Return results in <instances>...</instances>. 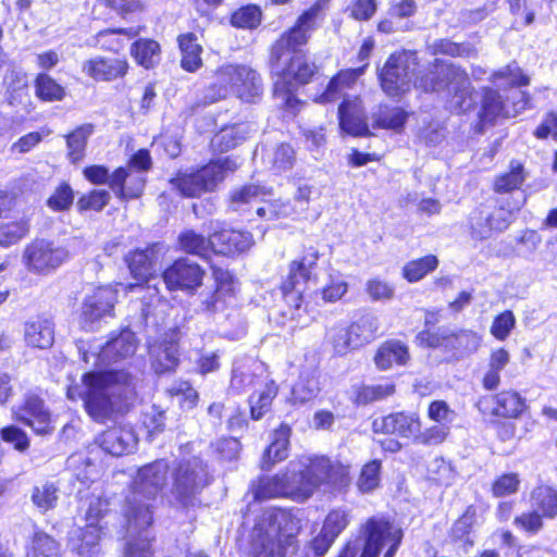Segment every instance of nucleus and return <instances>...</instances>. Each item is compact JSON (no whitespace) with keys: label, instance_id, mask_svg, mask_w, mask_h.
Listing matches in <instances>:
<instances>
[{"label":"nucleus","instance_id":"obj_1","mask_svg":"<svg viewBox=\"0 0 557 557\" xmlns=\"http://www.w3.org/2000/svg\"><path fill=\"white\" fill-rule=\"evenodd\" d=\"M329 2L317 0L298 17L295 26L282 34L272 46L270 65L275 77L274 95L288 109L295 110L300 103L293 89L308 84L317 72L315 64L309 62L300 48L307 44Z\"/></svg>","mask_w":557,"mask_h":557},{"label":"nucleus","instance_id":"obj_2","mask_svg":"<svg viewBox=\"0 0 557 557\" xmlns=\"http://www.w3.org/2000/svg\"><path fill=\"white\" fill-rule=\"evenodd\" d=\"M83 384L85 409L97 422L123 411L134 396V384L124 371L89 372L83 376Z\"/></svg>","mask_w":557,"mask_h":557},{"label":"nucleus","instance_id":"obj_3","mask_svg":"<svg viewBox=\"0 0 557 557\" xmlns=\"http://www.w3.org/2000/svg\"><path fill=\"white\" fill-rule=\"evenodd\" d=\"M168 465L158 460L138 469L125 495L123 516L128 532H139L153 522V502L166 481Z\"/></svg>","mask_w":557,"mask_h":557},{"label":"nucleus","instance_id":"obj_4","mask_svg":"<svg viewBox=\"0 0 557 557\" xmlns=\"http://www.w3.org/2000/svg\"><path fill=\"white\" fill-rule=\"evenodd\" d=\"M301 502L308 499L321 485L341 490L350 483L349 467L324 456H301L289 461Z\"/></svg>","mask_w":557,"mask_h":557},{"label":"nucleus","instance_id":"obj_5","mask_svg":"<svg viewBox=\"0 0 557 557\" xmlns=\"http://www.w3.org/2000/svg\"><path fill=\"white\" fill-rule=\"evenodd\" d=\"M414 86L423 91H444L450 96V110L461 113L472 109L476 95L471 86L470 78L460 67L450 63H440L435 71L414 81Z\"/></svg>","mask_w":557,"mask_h":557},{"label":"nucleus","instance_id":"obj_6","mask_svg":"<svg viewBox=\"0 0 557 557\" xmlns=\"http://www.w3.org/2000/svg\"><path fill=\"white\" fill-rule=\"evenodd\" d=\"M287 517L282 511H264L250 535L249 554L252 557H292L296 552V539L282 532Z\"/></svg>","mask_w":557,"mask_h":557},{"label":"nucleus","instance_id":"obj_7","mask_svg":"<svg viewBox=\"0 0 557 557\" xmlns=\"http://www.w3.org/2000/svg\"><path fill=\"white\" fill-rule=\"evenodd\" d=\"M263 86L260 75L244 64H223L214 73V82L207 89L206 99L210 102L234 94L244 101L252 102L261 96Z\"/></svg>","mask_w":557,"mask_h":557},{"label":"nucleus","instance_id":"obj_8","mask_svg":"<svg viewBox=\"0 0 557 557\" xmlns=\"http://www.w3.org/2000/svg\"><path fill=\"white\" fill-rule=\"evenodd\" d=\"M240 163L235 157L220 158L189 174H182L171 183L183 196L199 197L213 191L227 174L235 172Z\"/></svg>","mask_w":557,"mask_h":557},{"label":"nucleus","instance_id":"obj_9","mask_svg":"<svg viewBox=\"0 0 557 557\" xmlns=\"http://www.w3.org/2000/svg\"><path fill=\"white\" fill-rule=\"evenodd\" d=\"M417 55L411 51L393 53L380 73L382 89L391 97L408 91L417 70Z\"/></svg>","mask_w":557,"mask_h":557},{"label":"nucleus","instance_id":"obj_10","mask_svg":"<svg viewBox=\"0 0 557 557\" xmlns=\"http://www.w3.org/2000/svg\"><path fill=\"white\" fill-rule=\"evenodd\" d=\"M320 258L314 247L304 249L299 259L293 260L288 267V275L282 284V292L287 305L299 309L306 284L314 278V270Z\"/></svg>","mask_w":557,"mask_h":557},{"label":"nucleus","instance_id":"obj_11","mask_svg":"<svg viewBox=\"0 0 557 557\" xmlns=\"http://www.w3.org/2000/svg\"><path fill=\"white\" fill-rule=\"evenodd\" d=\"M151 160L148 151L139 150L126 166L116 169L110 180V188L123 200L138 198L145 185L143 172L150 169Z\"/></svg>","mask_w":557,"mask_h":557},{"label":"nucleus","instance_id":"obj_12","mask_svg":"<svg viewBox=\"0 0 557 557\" xmlns=\"http://www.w3.org/2000/svg\"><path fill=\"white\" fill-rule=\"evenodd\" d=\"M66 246L47 239H35L24 249L23 263L35 274L48 275L70 259Z\"/></svg>","mask_w":557,"mask_h":557},{"label":"nucleus","instance_id":"obj_13","mask_svg":"<svg viewBox=\"0 0 557 557\" xmlns=\"http://www.w3.org/2000/svg\"><path fill=\"white\" fill-rule=\"evenodd\" d=\"M172 479V494L182 505H187L209 483L207 468L198 457L181 461Z\"/></svg>","mask_w":557,"mask_h":557},{"label":"nucleus","instance_id":"obj_14","mask_svg":"<svg viewBox=\"0 0 557 557\" xmlns=\"http://www.w3.org/2000/svg\"><path fill=\"white\" fill-rule=\"evenodd\" d=\"M363 550L360 557H377L382 547L389 544L384 557H394L403 539L399 528L384 519L370 518L362 527Z\"/></svg>","mask_w":557,"mask_h":557},{"label":"nucleus","instance_id":"obj_15","mask_svg":"<svg viewBox=\"0 0 557 557\" xmlns=\"http://www.w3.org/2000/svg\"><path fill=\"white\" fill-rule=\"evenodd\" d=\"M349 522V510L345 508L331 510L323 521L320 533L304 547L300 557H323Z\"/></svg>","mask_w":557,"mask_h":557},{"label":"nucleus","instance_id":"obj_16","mask_svg":"<svg viewBox=\"0 0 557 557\" xmlns=\"http://www.w3.org/2000/svg\"><path fill=\"white\" fill-rule=\"evenodd\" d=\"M117 299L115 286L106 285L95 288L83 302L79 324L86 331H92L95 324L104 317H110Z\"/></svg>","mask_w":557,"mask_h":557},{"label":"nucleus","instance_id":"obj_17","mask_svg":"<svg viewBox=\"0 0 557 557\" xmlns=\"http://www.w3.org/2000/svg\"><path fill=\"white\" fill-rule=\"evenodd\" d=\"M16 421L29 426L36 434L46 435L53 431L51 413L44 400L35 394H26L12 408Z\"/></svg>","mask_w":557,"mask_h":557},{"label":"nucleus","instance_id":"obj_18","mask_svg":"<svg viewBox=\"0 0 557 557\" xmlns=\"http://www.w3.org/2000/svg\"><path fill=\"white\" fill-rule=\"evenodd\" d=\"M298 490L294 472L289 469V463L284 472L273 476H262L252 485V493L260 500L275 497H290L295 500H301Z\"/></svg>","mask_w":557,"mask_h":557},{"label":"nucleus","instance_id":"obj_19","mask_svg":"<svg viewBox=\"0 0 557 557\" xmlns=\"http://www.w3.org/2000/svg\"><path fill=\"white\" fill-rule=\"evenodd\" d=\"M205 271L187 258L176 260L163 272V281L169 289L194 292L202 283Z\"/></svg>","mask_w":557,"mask_h":557},{"label":"nucleus","instance_id":"obj_20","mask_svg":"<svg viewBox=\"0 0 557 557\" xmlns=\"http://www.w3.org/2000/svg\"><path fill=\"white\" fill-rule=\"evenodd\" d=\"M341 128L349 136H376L366 123L364 108L359 97L346 96L338 107Z\"/></svg>","mask_w":557,"mask_h":557},{"label":"nucleus","instance_id":"obj_21","mask_svg":"<svg viewBox=\"0 0 557 557\" xmlns=\"http://www.w3.org/2000/svg\"><path fill=\"white\" fill-rule=\"evenodd\" d=\"M96 443L107 454L120 457L134 451L137 445V436L131 426L116 425L99 434Z\"/></svg>","mask_w":557,"mask_h":557},{"label":"nucleus","instance_id":"obj_22","mask_svg":"<svg viewBox=\"0 0 557 557\" xmlns=\"http://www.w3.org/2000/svg\"><path fill=\"white\" fill-rule=\"evenodd\" d=\"M372 428L375 433L396 434L414 440L421 422L416 413L396 412L375 419Z\"/></svg>","mask_w":557,"mask_h":557},{"label":"nucleus","instance_id":"obj_23","mask_svg":"<svg viewBox=\"0 0 557 557\" xmlns=\"http://www.w3.org/2000/svg\"><path fill=\"white\" fill-rule=\"evenodd\" d=\"M82 70L95 81L110 82L123 77L127 73L128 63L124 59L96 57L85 61Z\"/></svg>","mask_w":557,"mask_h":557},{"label":"nucleus","instance_id":"obj_24","mask_svg":"<svg viewBox=\"0 0 557 557\" xmlns=\"http://www.w3.org/2000/svg\"><path fill=\"white\" fill-rule=\"evenodd\" d=\"M151 366L157 373L172 371L178 363L177 334L172 332L165 335L160 343L149 347Z\"/></svg>","mask_w":557,"mask_h":557},{"label":"nucleus","instance_id":"obj_25","mask_svg":"<svg viewBox=\"0 0 557 557\" xmlns=\"http://www.w3.org/2000/svg\"><path fill=\"white\" fill-rule=\"evenodd\" d=\"M212 249L221 255H234L248 250L253 245L250 233L236 230H222L210 236Z\"/></svg>","mask_w":557,"mask_h":557},{"label":"nucleus","instance_id":"obj_26","mask_svg":"<svg viewBox=\"0 0 557 557\" xmlns=\"http://www.w3.org/2000/svg\"><path fill=\"white\" fill-rule=\"evenodd\" d=\"M136 348L135 334L129 330H123L101 348L99 359L103 363L117 362L133 356Z\"/></svg>","mask_w":557,"mask_h":557},{"label":"nucleus","instance_id":"obj_27","mask_svg":"<svg viewBox=\"0 0 557 557\" xmlns=\"http://www.w3.org/2000/svg\"><path fill=\"white\" fill-rule=\"evenodd\" d=\"M289 437L290 428L287 424H281L273 431L271 443L262 456L261 467L263 470H269L275 463L287 458Z\"/></svg>","mask_w":557,"mask_h":557},{"label":"nucleus","instance_id":"obj_28","mask_svg":"<svg viewBox=\"0 0 557 557\" xmlns=\"http://www.w3.org/2000/svg\"><path fill=\"white\" fill-rule=\"evenodd\" d=\"M410 355L408 347L399 341H388L380 346L375 356L374 362L380 370H388L394 364L405 366L409 360Z\"/></svg>","mask_w":557,"mask_h":557},{"label":"nucleus","instance_id":"obj_29","mask_svg":"<svg viewBox=\"0 0 557 557\" xmlns=\"http://www.w3.org/2000/svg\"><path fill=\"white\" fill-rule=\"evenodd\" d=\"M24 337L27 345L39 349H47L54 341L53 324L48 319L28 321L24 327Z\"/></svg>","mask_w":557,"mask_h":557},{"label":"nucleus","instance_id":"obj_30","mask_svg":"<svg viewBox=\"0 0 557 557\" xmlns=\"http://www.w3.org/2000/svg\"><path fill=\"white\" fill-rule=\"evenodd\" d=\"M525 103H521L519 109L513 108L511 110L508 104L500 100V96L497 91L491 88H484L480 117L484 124L492 123L498 116L509 117L516 114L520 109H523Z\"/></svg>","mask_w":557,"mask_h":557},{"label":"nucleus","instance_id":"obj_31","mask_svg":"<svg viewBox=\"0 0 557 557\" xmlns=\"http://www.w3.org/2000/svg\"><path fill=\"white\" fill-rule=\"evenodd\" d=\"M253 394L249 397L250 416L253 420H260L271 408L276 397L278 387L272 380H262Z\"/></svg>","mask_w":557,"mask_h":557},{"label":"nucleus","instance_id":"obj_32","mask_svg":"<svg viewBox=\"0 0 557 557\" xmlns=\"http://www.w3.org/2000/svg\"><path fill=\"white\" fill-rule=\"evenodd\" d=\"M101 529L99 523L87 522L84 529L71 531L69 539L71 549L82 556L88 555L91 548L100 541L102 534Z\"/></svg>","mask_w":557,"mask_h":557},{"label":"nucleus","instance_id":"obj_33","mask_svg":"<svg viewBox=\"0 0 557 557\" xmlns=\"http://www.w3.org/2000/svg\"><path fill=\"white\" fill-rule=\"evenodd\" d=\"M510 362V354L507 349L499 347L490 352L487 370L485 371L482 385L486 391H495L500 384V371Z\"/></svg>","mask_w":557,"mask_h":557},{"label":"nucleus","instance_id":"obj_34","mask_svg":"<svg viewBox=\"0 0 557 557\" xmlns=\"http://www.w3.org/2000/svg\"><path fill=\"white\" fill-rule=\"evenodd\" d=\"M128 263V268L131 273L135 278H137L140 283L136 285H128L127 288L129 290L134 288H141L143 282H148L149 277L152 275L153 270V250H136L126 258Z\"/></svg>","mask_w":557,"mask_h":557},{"label":"nucleus","instance_id":"obj_35","mask_svg":"<svg viewBox=\"0 0 557 557\" xmlns=\"http://www.w3.org/2000/svg\"><path fill=\"white\" fill-rule=\"evenodd\" d=\"M495 407L492 413L497 417L517 418L525 409V399L515 391H503L494 397Z\"/></svg>","mask_w":557,"mask_h":557},{"label":"nucleus","instance_id":"obj_36","mask_svg":"<svg viewBox=\"0 0 557 557\" xmlns=\"http://www.w3.org/2000/svg\"><path fill=\"white\" fill-rule=\"evenodd\" d=\"M529 173L520 161L512 160L509 164V171L495 177L494 190L499 194H506L519 189Z\"/></svg>","mask_w":557,"mask_h":557},{"label":"nucleus","instance_id":"obj_37","mask_svg":"<svg viewBox=\"0 0 557 557\" xmlns=\"http://www.w3.org/2000/svg\"><path fill=\"white\" fill-rule=\"evenodd\" d=\"M180 49L182 52L181 65L187 72H196L202 66V48L197 42L194 34L188 33L178 37Z\"/></svg>","mask_w":557,"mask_h":557},{"label":"nucleus","instance_id":"obj_38","mask_svg":"<svg viewBox=\"0 0 557 557\" xmlns=\"http://www.w3.org/2000/svg\"><path fill=\"white\" fill-rule=\"evenodd\" d=\"M319 374L317 370H306L299 375L293 387L292 395L295 401L307 403L317 397L320 393Z\"/></svg>","mask_w":557,"mask_h":557},{"label":"nucleus","instance_id":"obj_39","mask_svg":"<svg viewBox=\"0 0 557 557\" xmlns=\"http://www.w3.org/2000/svg\"><path fill=\"white\" fill-rule=\"evenodd\" d=\"M531 506L546 518L557 516V491L547 485L535 487L531 493Z\"/></svg>","mask_w":557,"mask_h":557},{"label":"nucleus","instance_id":"obj_40","mask_svg":"<svg viewBox=\"0 0 557 557\" xmlns=\"http://www.w3.org/2000/svg\"><path fill=\"white\" fill-rule=\"evenodd\" d=\"M475 509L469 506L463 515L455 521L450 530V536L455 543H459L466 550L473 545L472 528L475 522Z\"/></svg>","mask_w":557,"mask_h":557},{"label":"nucleus","instance_id":"obj_41","mask_svg":"<svg viewBox=\"0 0 557 557\" xmlns=\"http://www.w3.org/2000/svg\"><path fill=\"white\" fill-rule=\"evenodd\" d=\"M481 336L471 330H450L449 352L455 355L474 354L481 346Z\"/></svg>","mask_w":557,"mask_h":557},{"label":"nucleus","instance_id":"obj_42","mask_svg":"<svg viewBox=\"0 0 557 557\" xmlns=\"http://www.w3.org/2000/svg\"><path fill=\"white\" fill-rule=\"evenodd\" d=\"M264 159L272 164L274 170L281 172L293 166L295 151L288 143L271 141V145L267 148Z\"/></svg>","mask_w":557,"mask_h":557},{"label":"nucleus","instance_id":"obj_43","mask_svg":"<svg viewBox=\"0 0 557 557\" xmlns=\"http://www.w3.org/2000/svg\"><path fill=\"white\" fill-rule=\"evenodd\" d=\"M326 337L335 354L339 356H345L349 350L359 348L350 326L334 325L327 330Z\"/></svg>","mask_w":557,"mask_h":557},{"label":"nucleus","instance_id":"obj_44","mask_svg":"<svg viewBox=\"0 0 557 557\" xmlns=\"http://www.w3.org/2000/svg\"><path fill=\"white\" fill-rule=\"evenodd\" d=\"M354 339L358 343L359 347L373 341L380 330L379 318L372 313L361 315L357 321L351 323Z\"/></svg>","mask_w":557,"mask_h":557},{"label":"nucleus","instance_id":"obj_45","mask_svg":"<svg viewBox=\"0 0 557 557\" xmlns=\"http://www.w3.org/2000/svg\"><path fill=\"white\" fill-rule=\"evenodd\" d=\"M260 368L256 362L242 363L236 362L231 379V388L237 393L246 391L249 386H257L262 382L255 374V370Z\"/></svg>","mask_w":557,"mask_h":557},{"label":"nucleus","instance_id":"obj_46","mask_svg":"<svg viewBox=\"0 0 557 557\" xmlns=\"http://www.w3.org/2000/svg\"><path fill=\"white\" fill-rule=\"evenodd\" d=\"M131 53L139 65L150 69L159 61L160 46L154 40L140 39L132 45Z\"/></svg>","mask_w":557,"mask_h":557},{"label":"nucleus","instance_id":"obj_47","mask_svg":"<svg viewBox=\"0 0 557 557\" xmlns=\"http://www.w3.org/2000/svg\"><path fill=\"white\" fill-rule=\"evenodd\" d=\"M27 557H60V545L45 532H36L27 550Z\"/></svg>","mask_w":557,"mask_h":557},{"label":"nucleus","instance_id":"obj_48","mask_svg":"<svg viewBox=\"0 0 557 557\" xmlns=\"http://www.w3.org/2000/svg\"><path fill=\"white\" fill-rule=\"evenodd\" d=\"M438 265V259L429 255L420 259L411 260L403 268V276L410 283L422 280L428 273Z\"/></svg>","mask_w":557,"mask_h":557},{"label":"nucleus","instance_id":"obj_49","mask_svg":"<svg viewBox=\"0 0 557 557\" xmlns=\"http://www.w3.org/2000/svg\"><path fill=\"white\" fill-rule=\"evenodd\" d=\"M372 128L399 129L406 120V113L399 108H380L379 113H374Z\"/></svg>","mask_w":557,"mask_h":557},{"label":"nucleus","instance_id":"obj_50","mask_svg":"<svg viewBox=\"0 0 557 557\" xmlns=\"http://www.w3.org/2000/svg\"><path fill=\"white\" fill-rule=\"evenodd\" d=\"M58 499V487L53 483H45L33 488L32 500L41 512L53 509Z\"/></svg>","mask_w":557,"mask_h":557},{"label":"nucleus","instance_id":"obj_51","mask_svg":"<svg viewBox=\"0 0 557 557\" xmlns=\"http://www.w3.org/2000/svg\"><path fill=\"white\" fill-rule=\"evenodd\" d=\"M395 393V385L392 383L364 385L356 393V403L367 405L373 401L382 400Z\"/></svg>","mask_w":557,"mask_h":557},{"label":"nucleus","instance_id":"obj_52","mask_svg":"<svg viewBox=\"0 0 557 557\" xmlns=\"http://www.w3.org/2000/svg\"><path fill=\"white\" fill-rule=\"evenodd\" d=\"M450 330L440 327L436 331H421L417 335V342L420 346L429 348H438L449 352Z\"/></svg>","mask_w":557,"mask_h":557},{"label":"nucleus","instance_id":"obj_53","mask_svg":"<svg viewBox=\"0 0 557 557\" xmlns=\"http://www.w3.org/2000/svg\"><path fill=\"white\" fill-rule=\"evenodd\" d=\"M29 231L25 220L0 223V246L9 247L18 243Z\"/></svg>","mask_w":557,"mask_h":557},{"label":"nucleus","instance_id":"obj_54","mask_svg":"<svg viewBox=\"0 0 557 557\" xmlns=\"http://www.w3.org/2000/svg\"><path fill=\"white\" fill-rule=\"evenodd\" d=\"M36 95L46 101H57L64 97V88L47 74H39L36 78Z\"/></svg>","mask_w":557,"mask_h":557},{"label":"nucleus","instance_id":"obj_55","mask_svg":"<svg viewBox=\"0 0 557 557\" xmlns=\"http://www.w3.org/2000/svg\"><path fill=\"white\" fill-rule=\"evenodd\" d=\"M380 479L381 461L374 459L362 467L357 485L363 493L372 492L379 486Z\"/></svg>","mask_w":557,"mask_h":557},{"label":"nucleus","instance_id":"obj_56","mask_svg":"<svg viewBox=\"0 0 557 557\" xmlns=\"http://www.w3.org/2000/svg\"><path fill=\"white\" fill-rule=\"evenodd\" d=\"M263 188L260 186L249 184L232 191L230 196V205L233 210H244L246 205L251 203L263 195Z\"/></svg>","mask_w":557,"mask_h":557},{"label":"nucleus","instance_id":"obj_57","mask_svg":"<svg viewBox=\"0 0 557 557\" xmlns=\"http://www.w3.org/2000/svg\"><path fill=\"white\" fill-rule=\"evenodd\" d=\"M261 22V11L257 5H246L236 10L231 23L237 28H256Z\"/></svg>","mask_w":557,"mask_h":557},{"label":"nucleus","instance_id":"obj_58","mask_svg":"<svg viewBox=\"0 0 557 557\" xmlns=\"http://www.w3.org/2000/svg\"><path fill=\"white\" fill-rule=\"evenodd\" d=\"M226 297L227 295L216 289L205 290L199 295V304L196 311L206 314H213L221 311L225 307Z\"/></svg>","mask_w":557,"mask_h":557},{"label":"nucleus","instance_id":"obj_59","mask_svg":"<svg viewBox=\"0 0 557 557\" xmlns=\"http://www.w3.org/2000/svg\"><path fill=\"white\" fill-rule=\"evenodd\" d=\"M66 468L83 483L91 480L95 472L94 465L81 453L73 454L67 458Z\"/></svg>","mask_w":557,"mask_h":557},{"label":"nucleus","instance_id":"obj_60","mask_svg":"<svg viewBox=\"0 0 557 557\" xmlns=\"http://www.w3.org/2000/svg\"><path fill=\"white\" fill-rule=\"evenodd\" d=\"M180 246L188 253L203 255L211 247V243L210 238L194 231H185L180 235Z\"/></svg>","mask_w":557,"mask_h":557},{"label":"nucleus","instance_id":"obj_61","mask_svg":"<svg viewBox=\"0 0 557 557\" xmlns=\"http://www.w3.org/2000/svg\"><path fill=\"white\" fill-rule=\"evenodd\" d=\"M129 536L138 535V539L128 540L126 543V547L124 550V557H152L151 544L149 539L145 535L141 536V533L147 529L137 531V532H128Z\"/></svg>","mask_w":557,"mask_h":557},{"label":"nucleus","instance_id":"obj_62","mask_svg":"<svg viewBox=\"0 0 557 557\" xmlns=\"http://www.w3.org/2000/svg\"><path fill=\"white\" fill-rule=\"evenodd\" d=\"M520 476L518 473L509 472L499 475L492 484V494L495 497H505L518 492Z\"/></svg>","mask_w":557,"mask_h":557},{"label":"nucleus","instance_id":"obj_63","mask_svg":"<svg viewBox=\"0 0 557 557\" xmlns=\"http://www.w3.org/2000/svg\"><path fill=\"white\" fill-rule=\"evenodd\" d=\"M449 430L450 428L447 424H435L423 431L420 430L416 435L414 442L426 446L442 444L447 438Z\"/></svg>","mask_w":557,"mask_h":557},{"label":"nucleus","instance_id":"obj_64","mask_svg":"<svg viewBox=\"0 0 557 557\" xmlns=\"http://www.w3.org/2000/svg\"><path fill=\"white\" fill-rule=\"evenodd\" d=\"M515 325L516 318L513 313L506 310L494 318L490 332L496 339L503 342L508 338Z\"/></svg>","mask_w":557,"mask_h":557}]
</instances>
